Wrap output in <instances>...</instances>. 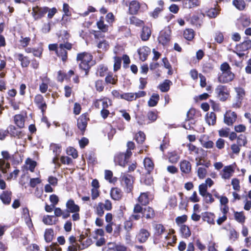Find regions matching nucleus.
Here are the masks:
<instances>
[{"mask_svg":"<svg viewBox=\"0 0 251 251\" xmlns=\"http://www.w3.org/2000/svg\"><path fill=\"white\" fill-rule=\"evenodd\" d=\"M93 58L92 55L87 52H82L77 54L76 59L80 61L79 67L85 71V74L87 75L88 71L90 68L89 63Z\"/></svg>","mask_w":251,"mask_h":251,"instance_id":"obj_1","label":"nucleus"},{"mask_svg":"<svg viewBox=\"0 0 251 251\" xmlns=\"http://www.w3.org/2000/svg\"><path fill=\"white\" fill-rule=\"evenodd\" d=\"M215 92L221 101L226 100L230 95L229 89L225 85H219L215 89Z\"/></svg>","mask_w":251,"mask_h":251,"instance_id":"obj_2","label":"nucleus"},{"mask_svg":"<svg viewBox=\"0 0 251 251\" xmlns=\"http://www.w3.org/2000/svg\"><path fill=\"white\" fill-rule=\"evenodd\" d=\"M72 47V44L69 43L60 44L56 50L57 55L61 58L63 61H65L67 59V52L66 49L70 50Z\"/></svg>","mask_w":251,"mask_h":251,"instance_id":"obj_3","label":"nucleus"},{"mask_svg":"<svg viewBox=\"0 0 251 251\" xmlns=\"http://www.w3.org/2000/svg\"><path fill=\"white\" fill-rule=\"evenodd\" d=\"M234 90L236 93V101L232 103V107L237 108L241 107L242 100L245 96V91L243 88L240 87H235Z\"/></svg>","mask_w":251,"mask_h":251,"instance_id":"obj_4","label":"nucleus"},{"mask_svg":"<svg viewBox=\"0 0 251 251\" xmlns=\"http://www.w3.org/2000/svg\"><path fill=\"white\" fill-rule=\"evenodd\" d=\"M235 163L225 166L220 174L222 178L229 179L235 172Z\"/></svg>","mask_w":251,"mask_h":251,"instance_id":"obj_5","label":"nucleus"},{"mask_svg":"<svg viewBox=\"0 0 251 251\" xmlns=\"http://www.w3.org/2000/svg\"><path fill=\"white\" fill-rule=\"evenodd\" d=\"M132 152L130 151H126V153L117 154L114 157V161L116 164H118L121 166L124 167L127 162V159L131 155Z\"/></svg>","mask_w":251,"mask_h":251,"instance_id":"obj_6","label":"nucleus"},{"mask_svg":"<svg viewBox=\"0 0 251 251\" xmlns=\"http://www.w3.org/2000/svg\"><path fill=\"white\" fill-rule=\"evenodd\" d=\"M171 31L168 27L161 30L158 37V40L159 43L165 45H166L170 40Z\"/></svg>","mask_w":251,"mask_h":251,"instance_id":"obj_7","label":"nucleus"},{"mask_svg":"<svg viewBox=\"0 0 251 251\" xmlns=\"http://www.w3.org/2000/svg\"><path fill=\"white\" fill-rule=\"evenodd\" d=\"M235 75L230 71L222 73L218 77V81L220 83H226L231 81Z\"/></svg>","mask_w":251,"mask_h":251,"instance_id":"obj_8","label":"nucleus"},{"mask_svg":"<svg viewBox=\"0 0 251 251\" xmlns=\"http://www.w3.org/2000/svg\"><path fill=\"white\" fill-rule=\"evenodd\" d=\"M122 181L126 187V192H130L133 188V177L129 175H124L122 176Z\"/></svg>","mask_w":251,"mask_h":251,"instance_id":"obj_9","label":"nucleus"},{"mask_svg":"<svg viewBox=\"0 0 251 251\" xmlns=\"http://www.w3.org/2000/svg\"><path fill=\"white\" fill-rule=\"evenodd\" d=\"M48 11V7L35 6L32 8V14L35 19H38L43 16Z\"/></svg>","mask_w":251,"mask_h":251,"instance_id":"obj_10","label":"nucleus"},{"mask_svg":"<svg viewBox=\"0 0 251 251\" xmlns=\"http://www.w3.org/2000/svg\"><path fill=\"white\" fill-rule=\"evenodd\" d=\"M236 114L234 112L229 110L224 115V123L228 126H231L236 121Z\"/></svg>","mask_w":251,"mask_h":251,"instance_id":"obj_11","label":"nucleus"},{"mask_svg":"<svg viewBox=\"0 0 251 251\" xmlns=\"http://www.w3.org/2000/svg\"><path fill=\"white\" fill-rule=\"evenodd\" d=\"M150 236V233L148 230L141 228L137 234L136 238L140 243H144L147 241Z\"/></svg>","mask_w":251,"mask_h":251,"instance_id":"obj_12","label":"nucleus"},{"mask_svg":"<svg viewBox=\"0 0 251 251\" xmlns=\"http://www.w3.org/2000/svg\"><path fill=\"white\" fill-rule=\"evenodd\" d=\"M111 104V102L107 98L96 100L94 102L95 106L99 109H106Z\"/></svg>","mask_w":251,"mask_h":251,"instance_id":"obj_13","label":"nucleus"},{"mask_svg":"<svg viewBox=\"0 0 251 251\" xmlns=\"http://www.w3.org/2000/svg\"><path fill=\"white\" fill-rule=\"evenodd\" d=\"M34 101L43 114L47 108V105L43 97L40 95H37L34 98Z\"/></svg>","mask_w":251,"mask_h":251,"instance_id":"obj_14","label":"nucleus"},{"mask_svg":"<svg viewBox=\"0 0 251 251\" xmlns=\"http://www.w3.org/2000/svg\"><path fill=\"white\" fill-rule=\"evenodd\" d=\"M180 170L182 173L188 174L191 171V163L185 159L182 160L179 163Z\"/></svg>","mask_w":251,"mask_h":251,"instance_id":"obj_15","label":"nucleus"},{"mask_svg":"<svg viewBox=\"0 0 251 251\" xmlns=\"http://www.w3.org/2000/svg\"><path fill=\"white\" fill-rule=\"evenodd\" d=\"M88 118L86 114L81 115L77 120L78 128L81 131H84L87 125Z\"/></svg>","mask_w":251,"mask_h":251,"instance_id":"obj_16","label":"nucleus"},{"mask_svg":"<svg viewBox=\"0 0 251 251\" xmlns=\"http://www.w3.org/2000/svg\"><path fill=\"white\" fill-rule=\"evenodd\" d=\"M41 82L39 84V90L42 93H45L48 89V86L50 83V79L45 76L41 77Z\"/></svg>","mask_w":251,"mask_h":251,"instance_id":"obj_17","label":"nucleus"},{"mask_svg":"<svg viewBox=\"0 0 251 251\" xmlns=\"http://www.w3.org/2000/svg\"><path fill=\"white\" fill-rule=\"evenodd\" d=\"M66 206L68 211L71 213L79 212L80 211L79 206L76 204L74 201L72 199H70L67 201Z\"/></svg>","mask_w":251,"mask_h":251,"instance_id":"obj_18","label":"nucleus"},{"mask_svg":"<svg viewBox=\"0 0 251 251\" xmlns=\"http://www.w3.org/2000/svg\"><path fill=\"white\" fill-rule=\"evenodd\" d=\"M150 52V49L146 46L142 47L138 50V54L139 55L140 59L143 61L146 60Z\"/></svg>","mask_w":251,"mask_h":251,"instance_id":"obj_19","label":"nucleus"},{"mask_svg":"<svg viewBox=\"0 0 251 251\" xmlns=\"http://www.w3.org/2000/svg\"><path fill=\"white\" fill-rule=\"evenodd\" d=\"M158 7L155 8L153 11L150 13V15L154 19L157 18L160 12L163 10L164 2L163 0L158 1Z\"/></svg>","mask_w":251,"mask_h":251,"instance_id":"obj_20","label":"nucleus"},{"mask_svg":"<svg viewBox=\"0 0 251 251\" xmlns=\"http://www.w3.org/2000/svg\"><path fill=\"white\" fill-rule=\"evenodd\" d=\"M15 56L21 62L22 67H27L29 65L30 60L27 56H24L21 53H16Z\"/></svg>","mask_w":251,"mask_h":251,"instance_id":"obj_21","label":"nucleus"},{"mask_svg":"<svg viewBox=\"0 0 251 251\" xmlns=\"http://www.w3.org/2000/svg\"><path fill=\"white\" fill-rule=\"evenodd\" d=\"M151 33L150 27L144 26L141 33V38L143 41H146L149 40Z\"/></svg>","mask_w":251,"mask_h":251,"instance_id":"obj_22","label":"nucleus"},{"mask_svg":"<svg viewBox=\"0 0 251 251\" xmlns=\"http://www.w3.org/2000/svg\"><path fill=\"white\" fill-rule=\"evenodd\" d=\"M109 46L108 42L106 40H99L97 41V47L100 51H106L109 48Z\"/></svg>","mask_w":251,"mask_h":251,"instance_id":"obj_23","label":"nucleus"},{"mask_svg":"<svg viewBox=\"0 0 251 251\" xmlns=\"http://www.w3.org/2000/svg\"><path fill=\"white\" fill-rule=\"evenodd\" d=\"M201 2L199 0H185L184 6L186 8H192L200 6Z\"/></svg>","mask_w":251,"mask_h":251,"instance_id":"obj_24","label":"nucleus"},{"mask_svg":"<svg viewBox=\"0 0 251 251\" xmlns=\"http://www.w3.org/2000/svg\"><path fill=\"white\" fill-rule=\"evenodd\" d=\"M111 197L114 200H119L122 197V191L118 188H112L110 191Z\"/></svg>","mask_w":251,"mask_h":251,"instance_id":"obj_25","label":"nucleus"},{"mask_svg":"<svg viewBox=\"0 0 251 251\" xmlns=\"http://www.w3.org/2000/svg\"><path fill=\"white\" fill-rule=\"evenodd\" d=\"M144 165L148 173H150L154 169V164L149 157H146L144 160Z\"/></svg>","mask_w":251,"mask_h":251,"instance_id":"obj_26","label":"nucleus"},{"mask_svg":"<svg viewBox=\"0 0 251 251\" xmlns=\"http://www.w3.org/2000/svg\"><path fill=\"white\" fill-rule=\"evenodd\" d=\"M57 220L53 216L44 215L43 217L42 222L46 225L51 226L56 224Z\"/></svg>","mask_w":251,"mask_h":251,"instance_id":"obj_27","label":"nucleus"},{"mask_svg":"<svg viewBox=\"0 0 251 251\" xmlns=\"http://www.w3.org/2000/svg\"><path fill=\"white\" fill-rule=\"evenodd\" d=\"M140 8V4L137 1H132L129 6V12L131 14H135Z\"/></svg>","mask_w":251,"mask_h":251,"instance_id":"obj_28","label":"nucleus"},{"mask_svg":"<svg viewBox=\"0 0 251 251\" xmlns=\"http://www.w3.org/2000/svg\"><path fill=\"white\" fill-rule=\"evenodd\" d=\"M196 165V166H204L205 168H208L210 166V163L206 162L204 157L203 156H197L195 158Z\"/></svg>","mask_w":251,"mask_h":251,"instance_id":"obj_29","label":"nucleus"},{"mask_svg":"<svg viewBox=\"0 0 251 251\" xmlns=\"http://www.w3.org/2000/svg\"><path fill=\"white\" fill-rule=\"evenodd\" d=\"M205 121L209 125H214L216 121L215 114L214 112L207 113L205 116Z\"/></svg>","mask_w":251,"mask_h":251,"instance_id":"obj_30","label":"nucleus"},{"mask_svg":"<svg viewBox=\"0 0 251 251\" xmlns=\"http://www.w3.org/2000/svg\"><path fill=\"white\" fill-rule=\"evenodd\" d=\"M180 159L179 154L176 151H172L169 153V161L173 164L176 163Z\"/></svg>","mask_w":251,"mask_h":251,"instance_id":"obj_31","label":"nucleus"},{"mask_svg":"<svg viewBox=\"0 0 251 251\" xmlns=\"http://www.w3.org/2000/svg\"><path fill=\"white\" fill-rule=\"evenodd\" d=\"M143 216L146 219H152L154 216V212L153 209L150 207H147L144 209Z\"/></svg>","mask_w":251,"mask_h":251,"instance_id":"obj_32","label":"nucleus"},{"mask_svg":"<svg viewBox=\"0 0 251 251\" xmlns=\"http://www.w3.org/2000/svg\"><path fill=\"white\" fill-rule=\"evenodd\" d=\"M11 193L7 191L3 192V193L0 196V199L3 203L8 204H9L11 198Z\"/></svg>","mask_w":251,"mask_h":251,"instance_id":"obj_33","label":"nucleus"},{"mask_svg":"<svg viewBox=\"0 0 251 251\" xmlns=\"http://www.w3.org/2000/svg\"><path fill=\"white\" fill-rule=\"evenodd\" d=\"M15 124L20 128H23L25 126L24 117L22 115H16L14 117Z\"/></svg>","mask_w":251,"mask_h":251,"instance_id":"obj_34","label":"nucleus"},{"mask_svg":"<svg viewBox=\"0 0 251 251\" xmlns=\"http://www.w3.org/2000/svg\"><path fill=\"white\" fill-rule=\"evenodd\" d=\"M159 100V96L157 94H153L148 101V105L153 107L157 105Z\"/></svg>","mask_w":251,"mask_h":251,"instance_id":"obj_35","label":"nucleus"},{"mask_svg":"<svg viewBox=\"0 0 251 251\" xmlns=\"http://www.w3.org/2000/svg\"><path fill=\"white\" fill-rule=\"evenodd\" d=\"M233 5L239 10H243L246 6L245 1L244 0H233Z\"/></svg>","mask_w":251,"mask_h":251,"instance_id":"obj_36","label":"nucleus"},{"mask_svg":"<svg viewBox=\"0 0 251 251\" xmlns=\"http://www.w3.org/2000/svg\"><path fill=\"white\" fill-rule=\"evenodd\" d=\"M154 235L156 236H160L163 234L166 229L164 226L161 224H155L154 226Z\"/></svg>","mask_w":251,"mask_h":251,"instance_id":"obj_37","label":"nucleus"},{"mask_svg":"<svg viewBox=\"0 0 251 251\" xmlns=\"http://www.w3.org/2000/svg\"><path fill=\"white\" fill-rule=\"evenodd\" d=\"M53 230L51 228L46 229L45 231L44 238L47 242H50L53 238Z\"/></svg>","mask_w":251,"mask_h":251,"instance_id":"obj_38","label":"nucleus"},{"mask_svg":"<svg viewBox=\"0 0 251 251\" xmlns=\"http://www.w3.org/2000/svg\"><path fill=\"white\" fill-rule=\"evenodd\" d=\"M182 236L184 238H187L191 235V231L189 227L185 225H182L180 228Z\"/></svg>","mask_w":251,"mask_h":251,"instance_id":"obj_39","label":"nucleus"},{"mask_svg":"<svg viewBox=\"0 0 251 251\" xmlns=\"http://www.w3.org/2000/svg\"><path fill=\"white\" fill-rule=\"evenodd\" d=\"M117 76L113 75L112 74H109L105 78V81L106 83L113 85L117 83Z\"/></svg>","mask_w":251,"mask_h":251,"instance_id":"obj_40","label":"nucleus"},{"mask_svg":"<svg viewBox=\"0 0 251 251\" xmlns=\"http://www.w3.org/2000/svg\"><path fill=\"white\" fill-rule=\"evenodd\" d=\"M215 216L213 213H206L202 217L204 221L207 222L209 224H214Z\"/></svg>","mask_w":251,"mask_h":251,"instance_id":"obj_41","label":"nucleus"},{"mask_svg":"<svg viewBox=\"0 0 251 251\" xmlns=\"http://www.w3.org/2000/svg\"><path fill=\"white\" fill-rule=\"evenodd\" d=\"M171 84L172 82L170 80L166 79L159 85V89L162 92H167L169 90Z\"/></svg>","mask_w":251,"mask_h":251,"instance_id":"obj_42","label":"nucleus"},{"mask_svg":"<svg viewBox=\"0 0 251 251\" xmlns=\"http://www.w3.org/2000/svg\"><path fill=\"white\" fill-rule=\"evenodd\" d=\"M10 168V164L3 159H0V171L3 173H6L7 170Z\"/></svg>","mask_w":251,"mask_h":251,"instance_id":"obj_43","label":"nucleus"},{"mask_svg":"<svg viewBox=\"0 0 251 251\" xmlns=\"http://www.w3.org/2000/svg\"><path fill=\"white\" fill-rule=\"evenodd\" d=\"M92 244V240L91 238H87L83 242H82L81 245L78 246V250H82L87 248Z\"/></svg>","mask_w":251,"mask_h":251,"instance_id":"obj_44","label":"nucleus"},{"mask_svg":"<svg viewBox=\"0 0 251 251\" xmlns=\"http://www.w3.org/2000/svg\"><path fill=\"white\" fill-rule=\"evenodd\" d=\"M138 201L141 204L146 205L149 202V198L147 193H141L138 198Z\"/></svg>","mask_w":251,"mask_h":251,"instance_id":"obj_45","label":"nucleus"},{"mask_svg":"<svg viewBox=\"0 0 251 251\" xmlns=\"http://www.w3.org/2000/svg\"><path fill=\"white\" fill-rule=\"evenodd\" d=\"M194 31L192 29H186L184 31V37L187 40H192L194 38Z\"/></svg>","mask_w":251,"mask_h":251,"instance_id":"obj_46","label":"nucleus"},{"mask_svg":"<svg viewBox=\"0 0 251 251\" xmlns=\"http://www.w3.org/2000/svg\"><path fill=\"white\" fill-rule=\"evenodd\" d=\"M26 168L29 170L31 172H33L34 169L36 166V162L35 161L28 158L25 161Z\"/></svg>","mask_w":251,"mask_h":251,"instance_id":"obj_47","label":"nucleus"},{"mask_svg":"<svg viewBox=\"0 0 251 251\" xmlns=\"http://www.w3.org/2000/svg\"><path fill=\"white\" fill-rule=\"evenodd\" d=\"M200 141L202 146L206 149H212L214 146V143L212 141H205L203 138H201Z\"/></svg>","mask_w":251,"mask_h":251,"instance_id":"obj_48","label":"nucleus"},{"mask_svg":"<svg viewBox=\"0 0 251 251\" xmlns=\"http://www.w3.org/2000/svg\"><path fill=\"white\" fill-rule=\"evenodd\" d=\"M186 146L188 148L190 154H198L199 153L200 151L202 150L190 143L188 144Z\"/></svg>","mask_w":251,"mask_h":251,"instance_id":"obj_49","label":"nucleus"},{"mask_svg":"<svg viewBox=\"0 0 251 251\" xmlns=\"http://www.w3.org/2000/svg\"><path fill=\"white\" fill-rule=\"evenodd\" d=\"M120 98L127 101L135 100V94L133 93H124L120 95Z\"/></svg>","mask_w":251,"mask_h":251,"instance_id":"obj_50","label":"nucleus"},{"mask_svg":"<svg viewBox=\"0 0 251 251\" xmlns=\"http://www.w3.org/2000/svg\"><path fill=\"white\" fill-rule=\"evenodd\" d=\"M145 138L144 133L142 131L138 132L135 136V140L139 144L143 143L145 140Z\"/></svg>","mask_w":251,"mask_h":251,"instance_id":"obj_51","label":"nucleus"},{"mask_svg":"<svg viewBox=\"0 0 251 251\" xmlns=\"http://www.w3.org/2000/svg\"><path fill=\"white\" fill-rule=\"evenodd\" d=\"M237 144L240 147L245 146L247 143L246 137L243 134H240L237 138Z\"/></svg>","mask_w":251,"mask_h":251,"instance_id":"obj_52","label":"nucleus"},{"mask_svg":"<svg viewBox=\"0 0 251 251\" xmlns=\"http://www.w3.org/2000/svg\"><path fill=\"white\" fill-rule=\"evenodd\" d=\"M234 218L239 223H244L245 220V216L244 215V213L243 212H236L234 213Z\"/></svg>","mask_w":251,"mask_h":251,"instance_id":"obj_53","label":"nucleus"},{"mask_svg":"<svg viewBox=\"0 0 251 251\" xmlns=\"http://www.w3.org/2000/svg\"><path fill=\"white\" fill-rule=\"evenodd\" d=\"M239 20L244 27L248 26L251 24L250 18L245 15L241 16Z\"/></svg>","mask_w":251,"mask_h":251,"instance_id":"obj_54","label":"nucleus"},{"mask_svg":"<svg viewBox=\"0 0 251 251\" xmlns=\"http://www.w3.org/2000/svg\"><path fill=\"white\" fill-rule=\"evenodd\" d=\"M198 176L200 179L204 178L207 174V170L205 168L199 167L197 170Z\"/></svg>","mask_w":251,"mask_h":251,"instance_id":"obj_55","label":"nucleus"},{"mask_svg":"<svg viewBox=\"0 0 251 251\" xmlns=\"http://www.w3.org/2000/svg\"><path fill=\"white\" fill-rule=\"evenodd\" d=\"M30 41V38L28 37L21 36L19 42L21 46L24 48L27 47Z\"/></svg>","mask_w":251,"mask_h":251,"instance_id":"obj_56","label":"nucleus"},{"mask_svg":"<svg viewBox=\"0 0 251 251\" xmlns=\"http://www.w3.org/2000/svg\"><path fill=\"white\" fill-rule=\"evenodd\" d=\"M114 71L116 72L119 70L121 65V59L119 57L115 56L114 57Z\"/></svg>","mask_w":251,"mask_h":251,"instance_id":"obj_57","label":"nucleus"},{"mask_svg":"<svg viewBox=\"0 0 251 251\" xmlns=\"http://www.w3.org/2000/svg\"><path fill=\"white\" fill-rule=\"evenodd\" d=\"M50 149L54 153H55L56 155H59L61 152V146L58 144H51L50 146Z\"/></svg>","mask_w":251,"mask_h":251,"instance_id":"obj_58","label":"nucleus"},{"mask_svg":"<svg viewBox=\"0 0 251 251\" xmlns=\"http://www.w3.org/2000/svg\"><path fill=\"white\" fill-rule=\"evenodd\" d=\"M238 48L241 49L242 50H248L251 48V41L247 40L243 42L238 46Z\"/></svg>","mask_w":251,"mask_h":251,"instance_id":"obj_59","label":"nucleus"},{"mask_svg":"<svg viewBox=\"0 0 251 251\" xmlns=\"http://www.w3.org/2000/svg\"><path fill=\"white\" fill-rule=\"evenodd\" d=\"M147 117L149 120L150 121L149 123L154 122L157 119V114L155 112L151 111L148 113Z\"/></svg>","mask_w":251,"mask_h":251,"instance_id":"obj_60","label":"nucleus"},{"mask_svg":"<svg viewBox=\"0 0 251 251\" xmlns=\"http://www.w3.org/2000/svg\"><path fill=\"white\" fill-rule=\"evenodd\" d=\"M199 191L200 194L202 197L204 196L207 192V187L206 186V184H204L203 183L200 184L199 186Z\"/></svg>","mask_w":251,"mask_h":251,"instance_id":"obj_61","label":"nucleus"},{"mask_svg":"<svg viewBox=\"0 0 251 251\" xmlns=\"http://www.w3.org/2000/svg\"><path fill=\"white\" fill-rule=\"evenodd\" d=\"M96 212L100 216H102L104 214L103 203L100 202L96 207Z\"/></svg>","mask_w":251,"mask_h":251,"instance_id":"obj_62","label":"nucleus"},{"mask_svg":"<svg viewBox=\"0 0 251 251\" xmlns=\"http://www.w3.org/2000/svg\"><path fill=\"white\" fill-rule=\"evenodd\" d=\"M67 153L74 158H76L78 156L76 150L72 147H69L67 149Z\"/></svg>","mask_w":251,"mask_h":251,"instance_id":"obj_63","label":"nucleus"},{"mask_svg":"<svg viewBox=\"0 0 251 251\" xmlns=\"http://www.w3.org/2000/svg\"><path fill=\"white\" fill-rule=\"evenodd\" d=\"M45 251H61V249L59 245L56 244L46 247Z\"/></svg>","mask_w":251,"mask_h":251,"instance_id":"obj_64","label":"nucleus"}]
</instances>
